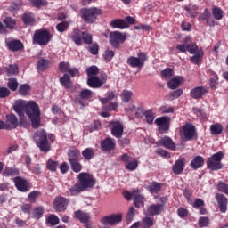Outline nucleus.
Wrapping results in <instances>:
<instances>
[{
    "mask_svg": "<svg viewBox=\"0 0 228 228\" xmlns=\"http://www.w3.org/2000/svg\"><path fill=\"white\" fill-rule=\"evenodd\" d=\"M144 116H145L146 122L148 124H152L154 122V112L152 111V110H147L144 113Z\"/></svg>",
    "mask_w": 228,
    "mask_h": 228,
    "instance_id": "51",
    "label": "nucleus"
},
{
    "mask_svg": "<svg viewBox=\"0 0 228 228\" xmlns=\"http://www.w3.org/2000/svg\"><path fill=\"white\" fill-rule=\"evenodd\" d=\"M31 4L36 8H40V6H45L47 4V1L45 0H29Z\"/></svg>",
    "mask_w": 228,
    "mask_h": 228,
    "instance_id": "62",
    "label": "nucleus"
},
{
    "mask_svg": "<svg viewBox=\"0 0 228 228\" xmlns=\"http://www.w3.org/2000/svg\"><path fill=\"white\" fill-rule=\"evenodd\" d=\"M216 200L219 204L221 213H225L227 211V198L224 194H217Z\"/></svg>",
    "mask_w": 228,
    "mask_h": 228,
    "instance_id": "24",
    "label": "nucleus"
},
{
    "mask_svg": "<svg viewBox=\"0 0 228 228\" xmlns=\"http://www.w3.org/2000/svg\"><path fill=\"white\" fill-rule=\"evenodd\" d=\"M4 23L5 24V27L7 28V29H13V28H15V24H17V22L15 21V19H12L10 17L4 20Z\"/></svg>",
    "mask_w": 228,
    "mask_h": 228,
    "instance_id": "43",
    "label": "nucleus"
},
{
    "mask_svg": "<svg viewBox=\"0 0 228 228\" xmlns=\"http://www.w3.org/2000/svg\"><path fill=\"white\" fill-rule=\"evenodd\" d=\"M180 136L182 140L190 141L195 136V126L191 124H186L180 128Z\"/></svg>",
    "mask_w": 228,
    "mask_h": 228,
    "instance_id": "10",
    "label": "nucleus"
},
{
    "mask_svg": "<svg viewBox=\"0 0 228 228\" xmlns=\"http://www.w3.org/2000/svg\"><path fill=\"white\" fill-rule=\"evenodd\" d=\"M79 183H76L71 188V193H79L81 191H85V190L88 188H93L95 185V180L86 173H80L78 175Z\"/></svg>",
    "mask_w": 228,
    "mask_h": 228,
    "instance_id": "2",
    "label": "nucleus"
},
{
    "mask_svg": "<svg viewBox=\"0 0 228 228\" xmlns=\"http://www.w3.org/2000/svg\"><path fill=\"white\" fill-rule=\"evenodd\" d=\"M82 40L84 44L90 45L92 44V35L88 33V31H85L82 33Z\"/></svg>",
    "mask_w": 228,
    "mask_h": 228,
    "instance_id": "55",
    "label": "nucleus"
},
{
    "mask_svg": "<svg viewBox=\"0 0 228 228\" xmlns=\"http://www.w3.org/2000/svg\"><path fill=\"white\" fill-rule=\"evenodd\" d=\"M36 145L40 149L42 152H49L51 151V144L47 141V134L45 131L39 130L34 135Z\"/></svg>",
    "mask_w": 228,
    "mask_h": 228,
    "instance_id": "4",
    "label": "nucleus"
},
{
    "mask_svg": "<svg viewBox=\"0 0 228 228\" xmlns=\"http://www.w3.org/2000/svg\"><path fill=\"white\" fill-rule=\"evenodd\" d=\"M224 159V153L218 151L216 154L208 158L207 161V167L210 170H222V159Z\"/></svg>",
    "mask_w": 228,
    "mask_h": 228,
    "instance_id": "6",
    "label": "nucleus"
},
{
    "mask_svg": "<svg viewBox=\"0 0 228 228\" xmlns=\"http://www.w3.org/2000/svg\"><path fill=\"white\" fill-rule=\"evenodd\" d=\"M163 204H153L147 208L145 213L148 215V216H154V215H159L164 209Z\"/></svg>",
    "mask_w": 228,
    "mask_h": 228,
    "instance_id": "18",
    "label": "nucleus"
},
{
    "mask_svg": "<svg viewBox=\"0 0 228 228\" xmlns=\"http://www.w3.org/2000/svg\"><path fill=\"white\" fill-rule=\"evenodd\" d=\"M160 143H162L163 147H165L166 149H170V151H175V143L174 142L172 138L168 136H164L160 140Z\"/></svg>",
    "mask_w": 228,
    "mask_h": 228,
    "instance_id": "27",
    "label": "nucleus"
},
{
    "mask_svg": "<svg viewBox=\"0 0 228 228\" xmlns=\"http://www.w3.org/2000/svg\"><path fill=\"white\" fill-rule=\"evenodd\" d=\"M82 35H83V33H81V30H79L78 28H75L73 30V33L71 35V39L77 45H81V36Z\"/></svg>",
    "mask_w": 228,
    "mask_h": 228,
    "instance_id": "31",
    "label": "nucleus"
},
{
    "mask_svg": "<svg viewBox=\"0 0 228 228\" xmlns=\"http://www.w3.org/2000/svg\"><path fill=\"white\" fill-rule=\"evenodd\" d=\"M211 17V12H209L208 9H205L204 12L200 15V20H207V23H208L209 26H214L215 21H209V18Z\"/></svg>",
    "mask_w": 228,
    "mask_h": 228,
    "instance_id": "33",
    "label": "nucleus"
},
{
    "mask_svg": "<svg viewBox=\"0 0 228 228\" xmlns=\"http://www.w3.org/2000/svg\"><path fill=\"white\" fill-rule=\"evenodd\" d=\"M69 163L71 165L73 172H77H77H81L82 166L79 163V161H77V160H73V161H71Z\"/></svg>",
    "mask_w": 228,
    "mask_h": 228,
    "instance_id": "57",
    "label": "nucleus"
},
{
    "mask_svg": "<svg viewBox=\"0 0 228 228\" xmlns=\"http://www.w3.org/2000/svg\"><path fill=\"white\" fill-rule=\"evenodd\" d=\"M67 206H69V200L63 197H57L53 201V208L55 211L58 213H61V211H65L67 209Z\"/></svg>",
    "mask_w": 228,
    "mask_h": 228,
    "instance_id": "15",
    "label": "nucleus"
},
{
    "mask_svg": "<svg viewBox=\"0 0 228 228\" xmlns=\"http://www.w3.org/2000/svg\"><path fill=\"white\" fill-rule=\"evenodd\" d=\"M23 22L27 26H31V24L35 23V16L31 12H25L23 14Z\"/></svg>",
    "mask_w": 228,
    "mask_h": 228,
    "instance_id": "32",
    "label": "nucleus"
},
{
    "mask_svg": "<svg viewBox=\"0 0 228 228\" xmlns=\"http://www.w3.org/2000/svg\"><path fill=\"white\" fill-rule=\"evenodd\" d=\"M47 168L48 170H51L52 172H56V168H58V162L50 159L47 162Z\"/></svg>",
    "mask_w": 228,
    "mask_h": 228,
    "instance_id": "63",
    "label": "nucleus"
},
{
    "mask_svg": "<svg viewBox=\"0 0 228 228\" xmlns=\"http://www.w3.org/2000/svg\"><path fill=\"white\" fill-rule=\"evenodd\" d=\"M155 124L159 126V133H167L170 129V118L163 116L155 119Z\"/></svg>",
    "mask_w": 228,
    "mask_h": 228,
    "instance_id": "12",
    "label": "nucleus"
},
{
    "mask_svg": "<svg viewBox=\"0 0 228 228\" xmlns=\"http://www.w3.org/2000/svg\"><path fill=\"white\" fill-rule=\"evenodd\" d=\"M121 159L124 161L126 170L133 172V170L138 168V160L134 159V158L131 157L129 154H123Z\"/></svg>",
    "mask_w": 228,
    "mask_h": 228,
    "instance_id": "11",
    "label": "nucleus"
},
{
    "mask_svg": "<svg viewBox=\"0 0 228 228\" xmlns=\"http://www.w3.org/2000/svg\"><path fill=\"white\" fill-rule=\"evenodd\" d=\"M94 93L88 89H83L80 92L81 99H92Z\"/></svg>",
    "mask_w": 228,
    "mask_h": 228,
    "instance_id": "53",
    "label": "nucleus"
},
{
    "mask_svg": "<svg viewBox=\"0 0 228 228\" xmlns=\"http://www.w3.org/2000/svg\"><path fill=\"white\" fill-rule=\"evenodd\" d=\"M49 67V61L45 59H41L37 61V70L42 72Z\"/></svg>",
    "mask_w": 228,
    "mask_h": 228,
    "instance_id": "40",
    "label": "nucleus"
},
{
    "mask_svg": "<svg viewBox=\"0 0 228 228\" xmlns=\"http://www.w3.org/2000/svg\"><path fill=\"white\" fill-rule=\"evenodd\" d=\"M183 95V89H176L169 94V99H179Z\"/></svg>",
    "mask_w": 228,
    "mask_h": 228,
    "instance_id": "59",
    "label": "nucleus"
},
{
    "mask_svg": "<svg viewBox=\"0 0 228 228\" xmlns=\"http://www.w3.org/2000/svg\"><path fill=\"white\" fill-rule=\"evenodd\" d=\"M4 175L6 176L19 175V170L17 168H13V167H7L5 169V171L4 172Z\"/></svg>",
    "mask_w": 228,
    "mask_h": 228,
    "instance_id": "56",
    "label": "nucleus"
},
{
    "mask_svg": "<svg viewBox=\"0 0 228 228\" xmlns=\"http://www.w3.org/2000/svg\"><path fill=\"white\" fill-rule=\"evenodd\" d=\"M212 14L216 20H222L224 19V11L220 7H214L212 9Z\"/></svg>",
    "mask_w": 228,
    "mask_h": 228,
    "instance_id": "36",
    "label": "nucleus"
},
{
    "mask_svg": "<svg viewBox=\"0 0 228 228\" xmlns=\"http://www.w3.org/2000/svg\"><path fill=\"white\" fill-rule=\"evenodd\" d=\"M26 106L28 102L26 100H16L13 104V110L17 115H19L20 120H24V112L26 111Z\"/></svg>",
    "mask_w": 228,
    "mask_h": 228,
    "instance_id": "13",
    "label": "nucleus"
},
{
    "mask_svg": "<svg viewBox=\"0 0 228 228\" xmlns=\"http://www.w3.org/2000/svg\"><path fill=\"white\" fill-rule=\"evenodd\" d=\"M134 216H136V210L134 209V207H130L126 213V222H133Z\"/></svg>",
    "mask_w": 228,
    "mask_h": 228,
    "instance_id": "42",
    "label": "nucleus"
},
{
    "mask_svg": "<svg viewBox=\"0 0 228 228\" xmlns=\"http://www.w3.org/2000/svg\"><path fill=\"white\" fill-rule=\"evenodd\" d=\"M29 90H31V87H29L28 85L24 84L20 86L19 94L20 95H28V94H29Z\"/></svg>",
    "mask_w": 228,
    "mask_h": 228,
    "instance_id": "52",
    "label": "nucleus"
},
{
    "mask_svg": "<svg viewBox=\"0 0 228 228\" xmlns=\"http://www.w3.org/2000/svg\"><path fill=\"white\" fill-rule=\"evenodd\" d=\"M154 225V219L151 217H144L141 222V228H151Z\"/></svg>",
    "mask_w": 228,
    "mask_h": 228,
    "instance_id": "39",
    "label": "nucleus"
},
{
    "mask_svg": "<svg viewBox=\"0 0 228 228\" xmlns=\"http://www.w3.org/2000/svg\"><path fill=\"white\" fill-rule=\"evenodd\" d=\"M106 75H103L102 79L97 77H88L87 85L91 88H101L106 83Z\"/></svg>",
    "mask_w": 228,
    "mask_h": 228,
    "instance_id": "16",
    "label": "nucleus"
},
{
    "mask_svg": "<svg viewBox=\"0 0 228 228\" xmlns=\"http://www.w3.org/2000/svg\"><path fill=\"white\" fill-rule=\"evenodd\" d=\"M202 165H204V158L201 156L195 157L191 162V167L193 168V170L200 168Z\"/></svg>",
    "mask_w": 228,
    "mask_h": 228,
    "instance_id": "30",
    "label": "nucleus"
},
{
    "mask_svg": "<svg viewBox=\"0 0 228 228\" xmlns=\"http://www.w3.org/2000/svg\"><path fill=\"white\" fill-rule=\"evenodd\" d=\"M202 56H204V52L203 51H200L195 55L191 57V61L192 63H194L195 65H197V63H199V61H200V58Z\"/></svg>",
    "mask_w": 228,
    "mask_h": 228,
    "instance_id": "54",
    "label": "nucleus"
},
{
    "mask_svg": "<svg viewBox=\"0 0 228 228\" xmlns=\"http://www.w3.org/2000/svg\"><path fill=\"white\" fill-rule=\"evenodd\" d=\"M6 73L8 76H13L15 74H19V68L17 65H10L9 67L6 68Z\"/></svg>",
    "mask_w": 228,
    "mask_h": 228,
    "instance_id": "48",
    "label": "nucleus"
},
{
    "mask_svg": "<svg viewBox=\"0 0 228 228\" xmlns=\"http://www.w3.org/2000/svg\"><path fill=\"white\" fill-rule=\"evenodd\" d=\"M44 215V208L43 207H37L34 209V218H42Z\"/></svg>",
    "mask_w": 228,
    "mask_h": 228,
    "instance_id": "61",
    "label": "nucleus"
},
{
    "mask_svg": "<svg viewBox=\"0 0 228 228\" xmlns=\"http://www.w3.org/2000/svg\"><path fill=\"white\" fill-rule=\"evenodd\" d=\"M185 159L181 158L179 159L173 166V172L175 174V175H179V174H183V171L184 170V163Z\"/></svg>",
    "mask_w": 228,
    "mask_h": 228,
    "instance_id": "22",
    "label": "nucleus"
},
{
    "mask_svg": "<svg viewBox=\"0 0 228 228\" xmlns=\"http://www.w3.org/2000/svg\"><path fill=\"white\" fill-rule=\"evenodd\" d=\"M138 57L131 56L127 59V64L130 67L135 69H142L143 65H145V61H147V54L145 53H137Z\"/></svg>",
    "mask_w": 228,
    "mask_h": 228,
    "instance_id": "7",
    "label": "nucleus"
},
{
    "mask_svg": "<svg viewBox=\"0 0 228 228\" xmlns=\"http://www.w3.org/2000/svg\"><path fill=\"white\" fill-rule=\"evenodd\" d=\"M110 26L115 29H127L129 28V25L124 20L120 19L110 21Z\"/></svg>",
    "mask_w": 228,
    "mask_h": 228,
    "instance_id": "23",
    "label": "nucleus"
},
{
    "mask_svg": "<svg viewBox=\"0 0 228 228\" xmlns=\"http://www.w3.org/2000/svg\"><path fill=\"white\" fill-rule=\"evenodd\" d=\"M140 190L135 189L134 191H132L131 192L126 191L123 192L124 198L126 199V200H131V199H134V192L138 193Z\"/></svg>",
    "mask_w": 228,
    "mask_h": 228,
    "instance_id": "58",
    "label": "nucleus"
},
{
    "mask_svg": "<svg viewBox=\"0 0 228 228\" xmlns=\"http://www.w3.org/2000/svg\"><path fill=\"white\" fill-rule=\"evenodd\" d=\"M88 77H97V74H99V68L96 66H91L86 70Z\"/></svg>",
    "mask_w": 228,
    "mask_h": 228,
    "instance_id": "46",
    "label": "nucleus"
},
{
    "mask_svg": "<svg viewBox=\"0 0 228 228\" xmlns=\"http://www.w3.org/2000/svg\"><path fill=\"white\" fill-rule=\"evenodd\" d=\"M131 97H133V92L131 91L124 90L121 94V101L123 102H128L131 101Z\"/></svg>",
    "mask_w": 228,
    "mask_h": 228,
    "instance_id": "44",
    "label": "nucleus"
},
{
    "mask_svg": "<svg viewBox=\"0 0 228 228\" xmlns=\"http://www.w3.org/2000/svg\"><path fill=\"white\" fill-rule=\"evenodd\" d=\"M217 190L219 191H222L223 193H226V195H228V185L225 184L224 183H219L217 184Z\"/></svg>",
    "mask_w": 228,
    "mask_h": 228,
    "instance_id": "64",
    "label": "nucleus"
},
{
    "mask_svg": "<svg viewBox=\"0 0 228 228\" xmlns=\"http://www.w3.org/2000/svg\"><path fill=\"white\" fill-rule=\"evenodd\" d=\"M183 83H184V77L176 76L167 82V86L170 90H175V88H179Z\"/></svg>",
    "mask_w": 228,
    "mask_h": 228,
    "instance_id": "20",
    "label": "nucleus"
},
{
    "mask_svg": "<svg viewBox=\"0 0 228 228\" xmlns=\"http://www.w3.org/2000/svg\"><path fill=\"white\" fill-rule=\"evenodd\" d=\"M134 204L135 208H143L145 204V198L140 194V191L134 192Z\"/></svg>",
    "mask_w": 228,
    "mask_h": 228,
    "instance_id": "25",
    "label": "nucleus"
},
{
    "mask_svg": "<svg viewBox=\"0 0 228 228\" xmlns=\"http://www.w3.org/2000/svg\"><path fill=\"white\" fill-rule=\"evenodd\" d=\"M7 45L11 51H20L24 47L22 43L19 40L7 41Z\"/></svg>",
    "mask_w": 228,
    "mask_h": 228,
    "instance_id": "29",
    "label": "nucleus"
},
{
    "mask_svg": "<svg viewBox=\"0 0 228 228\" xmlns=\"http://www.w3.org/2000/svg\"><path fill=\"white\" fill-rule=\"evenodd\" d=\"M19 125V120L17 119V117L15 114H9L6 116V123H5V128L6 129H15L17 126Z\"/></svg>",
    "mask_w": 228,
    "mask_h": 228,
    "instance_id": "21",
    "label": "nucleus"
},
{
    "mask_svg": "<svg viewBox=\"0 0 228 228\" xmlns=\"http://www.w3.org/2000/svg\"><path fill=\"white\" fill-rule=\"evenodd\" d=\"M187 51L190 54H195L199 51V46H197V44L195 43H191L190 45H187Z\"/></svg>",
    "mask_w": 228,
    "mask_h": 228,
    "instance_id": "60",
    "label": "nucleus"
},
{
    "mask_svg": "<svg viewBox=\"0 0 228 228\" xmlns=\"http://www.w3.org/2000/svg\"><path fill=\"white\" fill-rule=\"evenodd\" d=\"M81 154V151H79V150H71L69 151V152L68 153L69 156V161H76L77 160V158H79V155Z\"/></svg>",
    "mask_w": 228,
    "mask_h": 228,
    "instance_id": "41",
    "label": "nucleus"
},
{
    "mask_svg": "<svg viewBox=\"0 0 228 228\" xmlns=\"http://www.w3.org/2000/svg\"><path fill=\"white\" fill-rule=\"evenodd\" d=\"M102 151H113L115 149V141L111 138H107L101 143Z\"/></svg>",
    "mask_w": 228,
    "mask_h": 228,
    "instance_id": "28",
    "label": "nucleus"
},
{
    "mask_svg": "<svg viewBox=\"0 0 228 228\" xmlns=\"http://www.w3.org/2000/svg\"><path fill=\"white\" fill-rule=\"evenodd\" d=\"M46 224H51L52 225H58L60 224V218L54 215H50L46 219Z\"/></svg>",
    "mask_w": 228,
    "mask_h": 228,
    "instance_id": "49",
    "label": "nucleus"
},
{
    "mask_svg": "<svg viewBox=\"0 0 228 228\" xmlns=\"http://www.w3.org/2000/svg\"><path fill=\"white\" fill-rule=\"evenodd\" d=\"M110 126L111 129V134L115 136V138H122V134H124V126L122 123L118 121H112L110 123Z\"/></svg>",
    "mask_w": 228,
    "mask_h": 228,
    "instance_id": "14",
    "label": "nucleus"
},
{
    "mask_svg": "<svg viewBox=\"0 0 228 228\" xmlns=\"http://www.w3.org/2000/svg\"><path fill=\"white\" fill-rule=\"evenodd\" d=\"M13 182L19 191L26 192L29 190V183L24 178L17 176L13 179Z\"/></svg>",
    "mask_w": 228,
    "mask_h": 228,
    "instance_id": "17",
    "label": "nucleus"
},
{
    "mask_svg": "<svg viewBox=\"0 0 228 228\" xmlns=\"http://www.w3.org/2000/svg\"><path fill=\"white\" fill-rule=\"evenodd\" d=\"M206 94H208V89L200 86L194 87L190 92V95L192 99H202V96L206 95Z\"/></svg>",
    "mask_w": 228,
    "mask_h": 228,
    "instance_id": "19",
    "label": "nucleus"
},
{
    "mask_svg": "<svg viewBox=\"0 0 228 228\" xmlns=\"http://www.w3.org/2000/svg\"><path fill=\"white\" fill-rule=\"evenodd\" d=\"M147 190L151 193H158V191H159V190H161V183L153 182L151 184H150L147 187Z\"/></svg>",
    "mask_w": 228,
    "mask_h": 228,
    "instance_id": "37",
    "label": "nucleus"
},
{
    "mask_svg": "<svg viewBox=\"0 0 228 228\" xmlns=\"http://www.w3.org/2000/svg\"><path fill=\"white\" fill-rule=\"evenodd\" d=\"M224 133V126L220 123H214L210 126V134L218 136Z\"/></svg>",
    "mask_w": 228,
    "mask_h": 228,
    "instance_id": "26",
    "label": "nucleus"
},
{
    "mask_svg": "<svg viewBox=\"0 0 228 228\" xmlns=\"http://www.w3.org/2000/svg\"><path fill=\"white\" fill-rule=\"evenodd\" d=\"M24 113L28 117L32 124V127L34 129L38 128L40 126V107H38V104H37L35 101L27 102Z\"/></svg>",
    "mask_w": 228,
    "mask_h": 228,
    "instance_id": "1",
    "label": "nucleus"
},
{
    "mask_svg": "<svg viewBox=\"0 0 228 228\" xmlns=\"http://www.w3.org/2000/svg\"><path fill=\"white\" fill-rule=\"evenodd\" d=\"M161 76H162L163 79H166V81H168V79H170V77H172L174 76V69H166L162 70Z\"/></svg>",
    "mask_w": 228,
    "mask_h": 228,
    "instance_id": "45",
    "label": "nucleus"
},
{
    "mask_svg": "<svg viewBox=\"0 0 228 228\" xmlns=\"http://www.w3.org/2000/svg\"><path fill=\"white\" fill-rule=\"evenodd\" d=\"M60 83L61 85H62V86L66 88L72 87V81L70 80V77L67 74H64V76L60 78Z\"/></svg>",
    "mask_w": 228,
    "mask_h": 228,
    "instance_id": "34",
    "label": "nucleus"
},
{
    "mask_svg": "<svg viewBox=\"0 0 228 228\" xmlns=\"http://www.w3.org/2000/svg\"><path fill=\"white\" fill-rule=\"evenodd\" d=\"M82 156L85 159H92V158H94V149L86 148L82 151Z\"/></svg>",
    "mask_w": 228,
    "mask_h": 228,
    "instance_id": "47",
    "label": "nucleus"
},
{
    "mask_svg": "<svg viewBox=\"0 0 228 228\" xmlns=\"http://www.w3.org/2000/svg\"><path fill=\"white\" fill-rule=\"evenodd\" d=\"M53 39V35L47 29L36 30L33 36V44L37 45H47Z\"/></svg>",
    "mask_w": 228,
    "mask_h": 228,
    "instance_id": "3",
    "label": "nucleus"
},
{
    "mask_svg": "<svg viewBox=\"0 0 228 228\" xmlns=\"http://www.w3.org/2000/svg\"><path fill=\"white\" fill-rule=\"evenodd\" d=\"M110 42L112 47L118 49V47H120V44H124V42H126V35L119 31L110 32Z\"/></svg>",
    "mask_w": 228,
    "mask_h": 228,
    "instance_id": "9",
    "label": "nucleus"
},
{
    "mask_svg": "<svg viewBox=\"0 0 228 228\" xmlns=\"http://www.w3.org/2000/svg\"><path fill=\"white\" fill-rule=\"evenodd\" d=\"M120 222H122V213L111 214L101 219L102 225H110L111 227L118 225Z\"/></svg>",
    "mask_w": 228,
    "mask_h": 228,
    "instance_id": "8",
    "label": "nucleus"
},
{
    "mask_svg": "<svg viewBox=\"0 0 228 228\" xmlns=\"http://www.w3.org/2000/svg\"><path fill=\"white\" fill-rule=\"evenodd\" d=\"M102 11L98 9L97 7L92 8H83L80 11V17L85 20L88 24H92L95 22V19H97V15H101Z\"/></svg>",
    "mask_w": 228,
    "mask_h": 228,
    "instance_id": "5",
    "label": "nucleus"
},
{
    "mask_svg": "<svg viewBox=\"0 0 228 228\" xmlns=\"http://www.w3.org/2000/svg\"><path fill=\"white\" fill-rule=\"evenodd\" d=\"M8 87L10 88V90H12V92H15V90H17V88H19V83L17 82V79L9 78Z\"/></svg>",
    "mask_w": 228,
    "mask_h": 228,
    "instance_id": "50",
    "label": "nucleus"
},
{
    "mask_svg": "<svg viewBox=\"0 0 228 228\" xmlns=\"http://www.w3.org/2000/svg\"><path fill=\"white\" fill-rule=\"evenodd\" d=\"M113 99H117V94L113 91H110L105 94V98H101L100 101L102 104H106L108 101H113Z\"/></svg>",
    "mask_w": 228,
    "mask_h": 228,
    "instance_id": "38",
    "label": "nucleus"
},
{
    "mask_svg": "<svg viewBox=\"0 0 228 228\" xmlns=\"http://www.w3.org/2000/svg\"><path fill=\"white\" fill-rule=\"evenodd\" d=\"M75 216L83 224H86V222H88V220H90V216L85 212L77 211V212H75Z\"/></svg>",
    "mask_w": 228,
    "mask_h": 228,
    "instance_id": "35",
    "label": "nucleus"
}]
</instances>
